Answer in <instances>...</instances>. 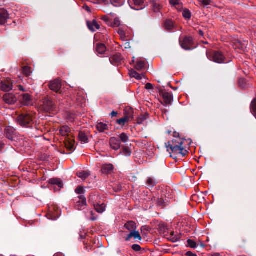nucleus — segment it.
I'll return each instance as SVG.
<instances>
[{
  "label": "nucleus",
  "mask_w": 256,
  "mask_h": 256,
  "mask_svg": "<svg viewBox=\"0 0 256 256\" xmlns=\"http://www.w3.org/2000/svg\"><path fill=\"white\" fill-rule=\"evenodd\" d=\"M83 8L88 12H90V8L87 5H84L83 6Z\"/></svg>",
  "instance_id": "864d4df0"
},
{
  "label": "nucleus",
  "mask_w": 256,
  "mask_h": 256,
  "mask_svg": "<svg viewBox=\"0 0 256 256\" xmlns=\"http://www.w3.org/2000/svg\"><path fill=\"white\" fill-rule=\"evenodd\" d=\"M5 135L8 140L12 141L16 140L17 134L16 130L11 126H8L5 128Z\"/></svg>",
  "instance_id": "1a4fd4ad"
},
{
  "label": "nucleus",
  "mask_w": 256,
  "mask_h": 256,
  "mask_svg": "<svg viewBox=\"0 0 256 256\" xmlns=\"http://www.w3.org/2000/svg\"><path fill=\"white\" fill-rule=\"evenodd\" d=\"M111 4L114 6L119 7L124 5L125 0H110Z\"/></svg>",
  "instance_id": "e433bc0d"
},
{
  "label": "nucleus",
  "mask_w": 256,
  "mask_h": 256,
  "mask_svg": "<svg viewBox=\"0 0 256 256\" xmlns=\"http://www.w3.org/2000/svg\"><path fill=\"white\" fill-rule=\"evenodd\" d=\"M97 130L100 132H104L105 130L108 129V126L103 122H98L96 124Z\"/></svg>",
  "instance_id": "c756f323"
},
{
  "label": "nucleus",
  "mask_w": 256,
  "mask_h": 256,
  "mask_svg": "<svg viewBox=\"0 0 256 256\" xmlns=\"http://www.w3.org/2000/svg\"><path fill=\"white\" fill-rule=\"evenodd\" d=\"M150 3L151 4V7L155 12H158L160 10L161 8V6L158 1L156 0H152L150 1Z\"/></svg>",
  "instance_id": "5701e85b"
},
{
  "label": "nucleus",
  "mask_w": 256,
  "mask_h": 256,
  "mask_svg": "<svg viewBox=\"0 0 256 256\" xmlns=\"http://www.w3.org/2000/svg\"><path fill=\"white\" fill-rule=\"evenodd\" d=\"M157 183L158 181L154 177H148L146 180V184L149 188H154Z\"/></svg>",
  "instance_id": "412c9836"
},
{
  "label": "nucleus",
  "mask_w": 256,
  "mask_h": 256,
  "mask_svg": "<svg viewBox=\"0 0 256 256\" xmlns=\"http://www.w3.org/2000/svg\"><path fill=\"white\" fill-rule=\"evenodd\" d=\"M76 192L78 194H82L84 193L85 190L82 186H78L75 190Z\"/></svg>",
  "instance_id": "49530a36"
},
{
  "label": "nucleus",
  "mask_w": 256,
  "mask_h": 256,
  "mask_svg": "<svg viewBox=\"0 0 256 256\" xmlns=\"http://www.w3.org/2000/svg\"><path fill=\"white\" fill-rule=\"evenodd\" d=\"M212 256H220V255L218 253H214Z\"/></svg>",
  "instance_id": "052dcab7"
},
{
  "label": "nucleus",
  "mask_w": 256,
  "mask_h": 256,
  "mask_svg": "<svg viewBox=\"0 0 256 256\" xmlns=\"http://www.w3.org/2000/svg\"><path fill=\"white\" fill-rule=\"evenodd\" d=\"M118 113H110L111 116L112 118L116 116Z\"/></svg>",
  "instance_id": "13d9d810"
},
{
  "label": "nucleus",
  "mask_w": 256,
  "mask_h": 256,
  "mask_svg": "<svg viewBox=\"0 0 256 256\" xmlns=\"http://www.w3.org/2000/svg\"><path fill=\"white\" fill-rule=\"evenodd\" d=\"M129 74L130 77L134 78L138 80H142L144 76L142 74H138V72L132 69L129 70Z\"/></svg>",
  "instance_id": "bb28decb"
},
{
  "label": "nucleus",
  "mask_w": 256,
  "mask_h": 256,
  "mask_svg": "<svg viewBox=\"0 0 256 256\" xmlns=\"http://www.w3.org/2000/svg\"><path fill=\"white\" fill-rule=\"evenodd\" d=\"M58 218H51L50 219L52 220H56Z\"/></svg>",
  "instance_id": "0e129e2a"
},
{
  "label": "nucleus",
  "mask_w": 256,
  "mask_h": 256,
  "mask_svg": "<svg viewBox=\"0 0 256 256\" xmlns=\"http://www.w3.org/2000/svg\"><path fill=\"white\" fill-rule=\"evenodd\" d=\"M186 255L187 256H196V254H194L192 252H186Z\"/></svg>",
  "instance_id": "603ef678"
},
{
  "label": "nucleus",
  "mask_w": 256,
  "mask_h": 256,
  "mask_svg": "<svg viewBox=\"0 0 256 256\" xmlns=\"http://www.w3.org/2000/svg\"><path fill=\"white\" fill-rule=\"evenodd\" d=\"M89 173L83 171L77 172V176L83 180H86L89 176Z\"/></svg>",
  "instance_id": "ea45409f"
},
{
  "label": "nucleus",
  "mask_w": 256,
  "mask_h": 256,
  "mask_svg": "<svg viewBox=\"0 0 256 256\" xmlns=\"http://www.w3.org/2000/svg\"><path fill=\"white\" fill-rule=\"evenodd\" d=\"M244 82V80H243V79H240L239 80V84L241 86L244 87V86L242 84H241V82Z\"/></svg>",
  "instance_id": "4d7b16f0"
},
{
  "label": "nucleus",
  "mask_w": 256,
  "mask_h": 256,
  "mask_svg": "<svg viewBox=\"0 0 256 256\" xmlns=\"http://www.w3.org/2000/svg\"><path fill=\"white\" fill-rule=\"evenodd\" d=\"M78 100H80V107H82L86 104V98L85 96L84 95V94L82 92H80V98H77Z\"/></svg>",
  "instance_id": "c9c22d12"
},
{
  "label": "nucleus",
  "mask_w": 256,
  "mask_h": 256,
  "mask_svg": "<svg viewBox=\"0 0 256 256\" xmlns=\"http://www.w3.org/2000/svg\"><path fill=\"white\" fill-rule=\"evenodd\" d=\"M114 170V166L112 164H103L102 168V172L104 174H108L112 172Z\"/></svg>",
  "instance_id": "a211bd4d"
},
{
  "label": "nucleus",
  "mask_w": 256,
  "mask_h": 256,
  "mask_svg": "<svg viewBox=\"0 0 256 256\" xmlns=\"http://www.w3.org/2000/svg\"><path fill=\"white\" fill-rule=\"evenodd\" d=\"M56 108V104L50 98L47 96L44 98L40 102L39 109L44 112L54 111Z\"/></svg>",
  "instance_id": "f257e3e1"
},
{
  "label": "nucleus",
  "mask_w": 256,
  "mask_h": 256,
  "mask_svg": "<svg viewBox=\"0 0 256 256\" xmlns=\"http://www.w3.org/2000/svg\"><path fill=\"white\" fill-rule=\"evenodd\" d=\"M4 144L2 141L0 140V151H1L4 146Z\"/></svg>",
  "instance_id": "5fc2aeb1"
},
{
  "label": "nucleus",
  "mask_w": 256,
  "mask_h": 256,
  "mask_svg": "<svg viewBox=\"0 0 256 256\" xmlns=\"http://www.w3.org/2000/svg\"><path fill=\"white\" fill-rule=\"evenodd\" d=\"M90 214L92 215V214H93L94 212H93V211H92V210H90Z\"/></svg>",
  "instance_id": "338daca9"
},
{
  "label": "nucleus",
  "mask_w": 256,
  "mask_h": 256,
  "mask_svg": "<svg viewBox=\"0 0 256 256\" xmlns=\"http://www.w3.org/2000/svg\"><path fill=\"white\" fill-rule=\"evenodd\" d=\"M182 16L185 19L189 20L192 16L191 12L188 9H184L182 11Z\"/></svg>",
  "instance_id": "4c0bfd02"
},
{
  "label": "nucleus",
  "mask_w": 256,
  "mask_h": 256,
  "mask_svg": "<svg viewBox=\"0 0 256 256\" xmlns=\"http://www.w3.org/2000/svg\"><path fill=\"white\" fill-rule=\"evenodd\" d=\"M253 116L256 118V113H252Z\"/></svg>",
  "instance_id": "69168bd1"
},
{
  "label": "nucleus",
  "mask_w": 256,
  "mask_h": 256,
  "mask_svg": "<svg viewBox=\"0 0 256 256\" xmlns=\"http://www.w3.org/2000/svg\"><path fill=\"white\" fill-rule=\"evenodd\" d=\"M148 118V113H144V114H142L138 116L137 119V123L138 124H141L144 120H145Z\"/></svg>",
  "instance_id": "a19ab883"
},
{
  "label": "nucleus",
  "mask_w": 256,
  "mask_h": 256,
  "mask_svg": "<svg viewBox=\"0 0 256 256\" xmlns=\"http://www.w3.org/2000/svg\"><path fill=\"white\" fill-rule=\"evenodd\" d=\"M12 81L10 80H5L0 82V88L2 90L9 92L12 90L13 88Z\"/></svg>",
  "instance_id": "9d476101"
},
{
  "label": "nucleus",
  "mask_w": 256,
  "mask_h": 256,
  "mask_svg": "<svg viewBox=\"0 0 256 256\" xmlns=\"http://www.w3.org/2000/svg\"><path fill=\"white\" fill-rule=\"evenodd\" d=\"M132 248L135 252H139L141 250L140 246L137 244H133Z\"/></svg>",
  "instance_id": "de8ad7c7"
},
{
  "label": "nucleus",
  "mask_w": 256,
  "mask_h": 256,
  "mask_svg": "<svg viewBox=\"0 0 256 256\" xmlns=\"http://www.w3.org/2000/svg\"><path fill=\"white\" fill-rule=\"evenodd\" d=\"M208 58L211 61L218 64L226 63L224 54L218 51H210L206 52Z\"/></svg>",
  "instance_id": "f03ea898"
},
{
  "label": "nucleus",
  "mask_w": 256,
  "mask_h": 256,
  "mask_svg": "<svg viewBox=\"0 0 256 256\" xmlns=\"http://www.w3.org/2000/svg\"><path fill=\"white\" fill-rule=\"evenodd\" d=\"M24 106H28L31 104L32 99L30 96L28 94H24L22 96L21 100Z\"/></svg>",
  "instance_id": "aec40b11"
},
{
  "label": "nucleus",
  "mask_w": 256,
  "mask_h": 256,
  "mask_svg": "<svg viewBox=\"0 0 256 256\" xmlns=\"http://www.w3.org/2000/svg\"><path fill=\"white\" fill-rule=\"evenodd\" d=\"M17 122L22 126H28L32 122L31 116L28 113H22L16 118Z\"/></svg>",
  "instance_id": "20e7f679"
},
{
  "label": "nucleus",
  "mask_w": 256,
  "mask_h": 256,
  "mask_svg": "<svg viewBox=\"0 0 256 256\" xmlns=\"http://www.w3.org/2000/svg\"><path fill=\"white\" fill-rule=\"evenodd\" d=\"M10 18L8 11L4 8H0V24H5Z\"/></svg>",
  "instance_id": "4468645a"
},
{
  "label": "nucleus",
  "mask_w": 256,
  "mask_h": 256,
  "mask_svg": "<svg viewBox=\"0 0 256 256\" xmlns=\"http://www.w3.org/2000/svg\"><path fill=\"white\" fill-rule=\"evenodd\" d=\"M198 32L200 36H202L204 35V32L202 30H199Z\"/></svg>",
  "instance_id": "bf43d9fd"
},
{
  "label": "nucleus",
  "mask_w": 256,
  "mask_h": 256,
  "mask_svg": "<svg viewBox=\"0 0 256 256\" xmlns=\"http://www.w3.org/2000/svg\"><path fill=\"white\" fill-rule=\"evenodd\" d=\"M251 112H256V98L253 100L250 104Z\"/></svg>",
  "instance_id": "a18cd8bd"
},
{
  "label": "nucleus",
  "mask_w": 256,
  "mask_h": 256,
  "mask_svg": "<svg viewBox=\"0 0 256 256\" xmlns=\"http://www.w3.org/2000/svg\"><path fill=\"white\" fill-rule=\"evenodd\" d=\"M146 64V62L144 60H138L137 62L136 66L135 68L138 70H141L144 68Z\"/></svg>",
  "instance_id": "2f4dec72"
},
{
  "label": "nucleus",
  "mask_w": 256,
  "mask_h": 256,
  "mask_svg": "<svg viewBox=\"0 0 256 256\" xmlns=\"http://www.w3.org/2000/svg\"><path fill=\"white\" fill-rule=\"evenodd\" d=\"M188 144H190L192 142V140L190 139H188Z\"/></svg>",
  "instance_id": "e2e57ef3"
},
{
  "label": "nucleus",
  "mask_w": 256,
  "mask_h": 256,
  "mask_svg": "<svg viewBox=\"0 0 256 256\" xmlns=\"http://www.w3.org/2000/svg\"><path fill=\"white\" fill-rule=\"evenodd\" d=\"M132 237L134 238V239H138V240H142V237L140 232L138 231H136L135 230L131 232L127 236L126 240V241H129Z\"/></svg>",
  "instance_id": "6ab92c4d"
},
{
  "label": "nucleus",
  "mask_w": 256,
  "mask_h": 256,
  "mask_svg": "<svg viewBox=\"0 0 256 256\" xmlns=\"http://www.w3.org/2000/svg\"><path fill=\"white\" fill-rule=\"evenodd\" d=\"M130 120V118L128 116H125L123 118L118 119L116 120V122L118 124L120 125L122 127H123L129 122Z\"/></svg>",
  "instance_id": "4be33fe9"
},
{
  "label": "nucleus",
  "mask_w": 256,
  "mask_h": 256,
  "mask_svg": "<svg viewBox=\"0 0 256 256\" xmlns=\"http://www.w3.org/2000/svg\"><path fill=\"white\" fill-rule=\"evenodd\" d=\"M70 132V128L67 126H63L60 130V132L62 136H66Z\"/></svg>",
  "instance_id": "f704fd0d"
},
{
  "label": "nucleus",
  "mask_w": 256,
  "mask_h": 256,
  "mask_svg": "<svg viewBox=\"0 0 256 256\" xmlns=\"http://www.w3.org/2000/svg\"><path fill=\"white\" fill-rule=\"evenodd\" d=\"M22 72L26 76L28 77L31 74L30 68L28 66H24L23 68Z\"/></svg>",
  "instance_id": "37998d69"
},
{
  "label": "nucleus",
  "mask_w": 256,
  "mask_h": 256,
  "mask_svg": "<svg viewBox=\"0 0 256 256\" xmlns=\"http://www.w3.org/2000/svg\"><path fill=\"white\" fill-rule=\"evenodd\" d=\"M49 184L52 185H56L58 186L60 188H61L63 187V184L62 180L58 178H51L49 180Z\"/></svg>",
  "instance_id": "a878e982"
},
{
  "label": "nucleus",
  "mask_w": 256,
  "mask_h": 256,
  "mask_svg": "<svg viewBox=\"0 0 256 256\" xmlns=\"http://www.w3.org/2000/svg\"><path fill=\"white\" fill-rule=\"evenodd\" d=\"M187 244H188V246L190 247L191 248H196V242L192 240H190V239L188 240H187Z\"/></svg>",
  "instance_id": "c03bdc74"
},
{
  "label": "nucleus",
  "mask_w": 256,
  "mask_h": 256,
  "mask_svg": "<svg viewBox=\"0 0 256 256\" xmlns=\"http://www.w3.org/2000/svg\"><path fill=\"white\" fill-rule=\"evenodd\" d=\"M193 39L191 36H186L182 40L180 41V46L185 50H192V46Z\"/></svg>",
  "instance_id": "423d86ee"
},
{
  "label": "nucleus",
  "mask_w": 256,
  "mask_h": 256,
  "mask_svg": "<svg viewBox=\"0 0 256 256\" xmlns=\"http://www.w3.org/2000/svg\"><path fill=\"white\" fill-rule=\"evenodd\" d=\"M180 134L176 132H174V136L176 138V139H173L172 141L168 142L165 144L166 146H168V145L170 144H174V145H184V140H185L183 138H179Z\"/></svg>",
  "instance_id": "f8f14e48"
},
{
  "label": "nucleus",
  "mask_w": 256,
  "mask_h": 256,
  "mask_svg": "<svg viewBox=\"0 0 256 256\" xmlns=\"http://www.w3.org/2000/svg\"><path fill=\"white\" fill-rule=\"evenodd\" d=\"M110 144L112 149L118 150L120 148V141L118 138L112 137L110 139Z\"/></svg>",
  "instance_id": "ddd939ff"
},
{
  "label": "nucleus",
  "mask_w": 256,
  "mask_h": 256,
  "mask_svg": "<svg viewBox=\"0 0 256 256\" xmlns=\"http://www.w3.org/2000/svg\"><path fill=\"white\" fill-rule=\"evenodd\" d=\"M164 27L166 30L168 31H172L174 29V25L172 20H166L164 23Z\"/></svg>",
  "instance_id": "393cba45"
},
{
  "label": "nucleus",
  "mask_w": 256,
  "mask_h": 256,
  "mask_svg": "<svg viewBox=\"0 0 256 256\" xmlns=\"http://www.w3.org/2000/svg\"><path fill=\"white\" fill-rule=\"evenodd\" d=\"M122 60V55L120 54H116L110 58V61L113 65H118L120 63Z\"/></svg>",
  "instance_id": "dca6fc26"
},
{
  "label": "nucleus",
  "mask_w": 256,
  "mask_h": 256,
  "mask_svg": "<svg viewBox=\"0 0 256 256\" xmlns=\"http://www.w3.org/2000/svg\"><path fill=\"white\" fill-rule=\"evenodd\" d=\"M181 236L179 234H176L174 232H172L169 239L172 242H176L180 240Z\"/></svg>",
  "instance_id": "c85d7f7f"
},
{
  "label": "nucleus",
  "mask_w": 256,
  "mask_h": 256,
  "mask_svg": "<svg viewBox=\"0 0 256 256\" xmlns=\"http://www.w3.org/2000/svg\"><path fill=\"white\" fill-rule=\"evenodd\" d=\"M130 7L136 10H143L146 6L144 0H128Z\"/></svg>",
  "instance_id": "39448f33"
},
{
  "label": "nucleus",
  "mask_w": 256,
  "mask_h": 256,
  "mask_svg": "<svg viewBox=\"0 0 256 256\" xmlns=\"http://www.w3.org/2000/svg\"><path fill=\"white\" fill-rule=\"evenodd\" d=\"M118 138L120 141L124 144H126L129 141V136L126 133H122L118 136Z\"/></svg>",
  "instance_id": "473e14b6"
},
{
  "label": "nucleus",
  "mask_w": 256,
  "mask_h": 256,
  "mask_svg": "<svg viewBox=\"0 0 256 256\" xmlns=\"http://www.w3.org/2000/svg\"><path fill=\"white\" fill-rule=\"evenodd\" d=\"M146 89L148 90H152L154 88V86L152 84L150 83H147L145 86Z\"/></svg>",
  "instance_id": "3c124183"
},
{
  "label": "nucleus",
  "mask_w": 256,
  "mask_h": 256,
  "mask_svg": "<svg viewBox=\"0 0 256 256\" xmlns=\"http://www.w3.org/2000/svg\"><path fill=\"white\" fill-rule=\"evenodd\" d=\"M106 50V47L104 44H98L96 46V51L99 54H103L104 53Z\"/></svg>",
  "instance_id": "7c9ffc66"
},
{
  "label": "nucleus",
  "mask_w": 256,
  "mask_h": 256,
  "mask_svg": "<svg viewBox=\"0 0 256 256\" xmlns=\"http://www.w3.org/2000/svg\"><path fill=\"white\" fill-rule=\"evenodd\" d=\"M154 200L156 201L158 205L159 206H163L164 203V200L162 198H154Z\"/></svg>",
  "instance_id": "09e8293b"
},
{
  "label": "nucleus",
  "mask_w": 256,
  "mask_h": 256,
  "mask_svg": "<svg viewBox=\"0 0 256 256\" xmlns=\"http://www.w3.org/2000/svg\"><path fill=\"white\" fill-rule=\"evenodd\" d=\"M160 96L162 97L164 102L165 104H171L173 96L172 92H168L164 90H160Z\"/></svg>",
  "instance_id": "6e6552de"
},
{
  "label": "nucleus",
  "mask_w": 256,
  "mask_h": 256,
  "mask_svg": "<svg viewBox=\"0 0 256 256\" xmlns=\"http://www.w3.org/2000/svg\"><path fill=\"white\" fill-rule=\"evenodd\" d=\"M3 99L4 102L9 105L14 104L17 101L16 97L12 93L6 94L3 96Z\"/></svg>",
  "instance_id": "9b49d317"
},
{
  "label": "nucleus",
  "mask_w": 256,
  "mask_h": 256,
  "mask_svg": "<svg viewBox=\"0 0 256 256\" xmlns=\"http://www.w3.org/2000/svg\"><path fill=\"white\" fill-rule=\"evenodd\" d=\"M170 2L172 5L177 6L178 9L182 7L180 0H170Z\"/></svg>",
  "instance_id": "79ce46f5"
},
{
  "label": "nucleus",
  "mask_w": 256,
  "mask_h": 256,
  "mask_svg": "<svg viewBox=\"0 0 256 256\" xmlns=\"http://www.w3.org/2000/svg\"><path fill=\"white\" fill-rule=\"evenodd\" d=\"M120 154L126 156H130L132 154V152L128 148L124 147L120 152Z\"/></svg>",
  "instance_id": "58836bf2"
},
{
  "label": "nucleus",
  "mask_w": 256,
  "mask_h": 256,
  "mask_svg": "<svg viewBox=\"0 0 256 256\" xmlns=\"http://www.w3.org/2000/svg\"><path fill=\"white\" fill-rule=\"evenodd\" d=\"M200 1L206 6L210 5L212 2L211 0H200Z\"/></svg>",
  "instance_id": "8fccbe9b"
},
{
  "label": "nucleus",
  "mask_w": 256,
  "mask_h": 256,
  "mask_svg": "<svg viewBox=\"0 0 256 256\" xmlns=\"http://www.w3.org/2000/svg\"><path fill=\"white\" fill-rule=\"evenodd\" d=\"M54 256H62L60 254H56Z\"/></svg>",
  "instance_id": "680f3d73"
},
{
  "label": "nucleus",
  "mask_w": 256,
  "mask_h": 256,
  "mask_svg": "<svg viewBox=\"0 0 256 256\" xmlns=\"http://www.w3.org/2000/svg\"><path fill=\"white\" fill-rule=\"evenodd\" d=\"M94 206L96 210L100 214H102L106 210V205L104 203L96 204Z\"/></svg>",
  "instance_id": "cd10ccee"
},
{
  "label": "nucleus",
  "mask_w": 256,
  "mask_h": 256,
  "mask_svg": "<svg viewBox=\"0 0 256 256\" xmlns=\"http://www.w3.org/2000/svg\"><path fill=\"white\" fill-rule=\"evenodd\" d=\"M87 26L89 30L92 32L99 30L100 28V24L96 20H93L92 22H87Z\"/></svg>",
  "instance_id": "f3484780"
},
{
  "label": "nucleus",
  "mask_w": 256,
  "mask_h": 256,
  "mask_svg": "<svg viewBox=\"0 0 256 256\" xmlns=\"http://www.w3.org/2000/svg\"><path fill=\"white\" fill-rule=\"evenodd\" d=\"M78 200H76L75 208L76 210H82L85 208L87 204L86 198L84 195H80L78 197Z\"/></svg>",
  "instance_id": "0eeeda50"
},
{
  "label": "nucleus",
  "mask_w": 256,
  "mask_h": 256,
  "mask_svg": "<svg viewBox=\"0 0 256 256\" xmlns=\"http://www.w3.org/2000/svg\"><path fill=\"white\" fill-rule=\"evenodd\" d=\"M18 89L20 90H21V91H22V92L24 91V88H23V87L22 86H18Z\"/></svg>",
  "instance_id": "6e6d98bb"
},
{
  "label": "nucleus",
  "mask_w": 256,
  "mask_h": 256,
  "mask_svg": "<svg viewBox=\"0 0 256 256\" xmlns=\"http://www.w3.org/2000/svg\"><path fill=\"white\" fill-rule=\"evenodd\" d=\"M80 141L84 143L88 142V138L86 134L82 132H80L78 135Z\"/></svg>",
  "instance_id": "72a5a7b5"
},
{
  "label": "nucleus",
  "mask_w": 256,
  "mask_h": 256,
  "mask_svg": "<svg viewBox=\"0 0 256 256\" xmlns=\"http://www.w3.org/2000/svg\"><path fill=\"white\" fill-rule=\"evenodd\" d=\"M166 146L170 154L172 153L176 155H180L182 157L184 156L188 152L184 148V145L170 144Z\"/></svg>",
  "instance_id": "7ed1b4c3"
},
{
  "label": "nucleus",
  "mask_w": 256,
  "mask_h": 256,
  "mask_svg": "<svg viewBox=\"0 0 256 256\" xmlns=\"http://www.w3.org/2000/svg\"><path fill=\"white\" fill-rule=\"evenodd\" d=\"M124 228L131 232L136 230V224L132 221H128L124 224Z\"/></svg>",
  "instance_id": "b1692460"
},
{
  "label": "nucleus",
  "mask_w": 256,
  "mask_h": 256,
  "mask_svg": "<svg viewBox=\"0 0 256 256\" xmlns=\"http://www.w3.org/2000/svg\"><path fill=\"white\" fill-rule=\"evenodd\" d=\"M90 219L92 220H96V218H91Z\"/></svg>",
  "instance_id": "774afa93"
},
{
  "label": "nucleus",
  "mask_w": 256,
  "mask_h": 256,
  "mask_svg": "<svg viewBox=\"0 0 256 256\" xmlns=\"http://www.w3.org/2000/svg\"><path fill=\"white\" fill-rule=\"evenodd\" d=\"M50 88L56 92H58L61 88V84L58 79L52 81L49 84Z\"/></svg>",
  "instance_id": "2eb2a0df"
}]
</instances>
